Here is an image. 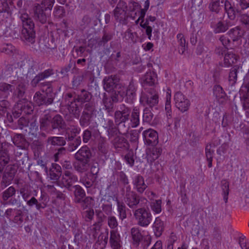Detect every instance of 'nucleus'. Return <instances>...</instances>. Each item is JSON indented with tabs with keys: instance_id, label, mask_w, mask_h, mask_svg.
Listing matches in <instances>:
<instances>
[{
	"instance_id": "nucleus-33",
	"label": "nucleus",
	"mask_w": 249,
	"mask_h": 249,
	"mask_svg": "<svg viewBox=\"0 0 249 249\" xmlns=\"http://www.w3.org/2000/svg\"><path fill=\"white\" fill-rule=\"evenodd\" d=\"M117 82L118 80L115 76H114L113 77L111 76L108 78H106L104 80V89L107 91L111 90L116 86Z\"/></svg>"
},
{
	"instance_id": "nucleus-38",
	"label": "nucleus",
	"mask_w": 249,
	"mask_h": 249,
	"mask_svg": "<svg viewBox=\"0 0 249 249\" xmlns=\"http://www.w3.org/2000/svg\"><path fill=\"white\" fill-rule=\"evenodd\" d=\"M223 2L220 0H211L209 5L210 11L216 14L219 13L223 7Z\"/></svg>"
},
{
	"instance_id": "nucleus-59",
	"label": "nucleus",
	"mask_w": 249,
	"mask_h": 249,
	"mask_svg": "<svg viewBox=\"0 0 249 249\" xmlns=\"http://www.w3.org/2000/svg\"><path fill=\"white\" fill-rule=\"evenodd\" d=\"M213 93L217 99L224 98L225 97V93L223 89L219 85H216L213 88Z\"/></svg>"
},
{
	"instance_id": "nucleus-47",
	"label": "nucleus",
	"mask_w": 249,
	"mask_h": 249,
	"mask_svg": "<svg viewBox=\"0 0 249 249\" xmlns=\"http://www.w3.org/2000/svg\"><path fill=\"white\" fill-rule=\"evenodd\" d=\"M240 31V29L238 26L231 29L228 32L230 40L231 39L233 42L238 40L241 37Z\"/></svg>"
},
{
	"instance_id": "nucleus-15",
	"label": "nucleus",
	"mask_w": 249,
	"mask_h": 249,
	"mask_svg": "<svg viewBox=\"0 0 249 249\" xmlns=\"http://www.w3.org/2000/svg\"><path fill=\"white\" fill-rule=\"evenodd\" d=\"M17 108L18 109H20L22 112L25 114H30L33 111L34 107L31 102L23 98L18 101Z\"/></svg>"
},
{
	"instance_id": "nucleus-55",
	"label": "nucleus",
	"mask_w": 249,
	"mask_h": 249,
	"mask_svg": "<svg viewBox=\"0 0 249 249\" xmlns=\"http://www.w3.org/2000/svg\"><path fill=\"white\" fill-rule=\"evenodd\" d=\"M31 147L35 152L40 153L44 147L43 143L41 141L35 140L31 143Z\"/></svg>"
},
{
	"instance_id": "nucleus-43",
	"label": "nucleus",
	"mask_w": 249,
	"mask_h": 249,
	"mask_svg": "<svg viewBox=\"0 0 249 249\" xmlns=\"http://www.w3.org/2000/svg\"><path fill=\"white\" fill-rule=\"evenodd\" d=\"M78 204H80L81 208L83 210L90 209L94 205V199L90 196L85 197Z\"/></svg>"
},
{
	"instance_id": "nucleus-56",
	"label": "nucleus",
	"mask_w": 249,
	"mask_h": 249,
	"mask_svg": "<svg viewBox=\"0 0 249 249\" xmlns=\"http://www.w3.org/2000/svg\"><path fill=\"white\" fill-rule=\"evenodd\" d=\"M81 142L80 137L76 138L73 141L70 142L69 143L68 150L70 152L74 151L80 145Z\"/></svg>"
},
{
	"instance_id": "nucleus-22",
	"label": "nucleus",
	"mask_w": 249,
	"mask_h": 249,
	"mask_svg": "<svg viewBox=\"0 0 249 249\" xmlns=\"http://www.w3.org/2000/svg\"><path fill=\"white\" fill-rule=\"evenodd\" d=\"M152 227L155 235L158 237L160 236L164 229L163 221L160 217H156Z\"/></svg>"
},
{
	"instance_id": "nucleus-41",
	"label": "nucleus",
	"mask_w": 249,
	"mask_h": 249,
	"mask_svg": "<svg viewBox=\"0 0 249 249\" xmlns=\"http://www.w3.org/2000/svg\"><path fill=\"white\" fill-rule=\"evenodd\" d=\"M77 102L82 103L89 102L92 98V95L89 91L85 89H82L81 92L77 94Z\"/></svg>"
},
{
	"instance_id": "nucleus-10",
	"label": "nucleus",
	"mask_w": 249,
	"mask_h": 249,
	"mask_svg": "<svg viewBox=\"0 0 249 249\" xmlns=\"http://www.w3.org/2000/svg\"><path fill=\"white\" fill-rule=\"evenodd\" d=\"M131 109L124 105L121 106L119 110L115 111L114 113L115 123L127 122L130 119Z\"/></svg>"
},
{
	"instance_id": "nucleus-4",
	"label": "nucleus",
	"mask_w": 249,
	"mask_h": 249,
	"mask_svg": "<svg viewBox=\"0 0 249 249\" xmlns=\"http://www.w3.org/2000/svg\"><path fill=\"white\" fill-rule=\"evenodd\" d=\"M124 198L125 203L131 209H137L138 207L142 206L141 202L146 203L147 202L146 198L140 197L135 192L132 191L130 186L126 188Z\"/></svg>"
},
{
	"instance_id": "nucleus-20",
	"label": "nucleus",
	"mask_w": 249,
	"mask_h": 249,
	"mask_svg": "<svg viewBox=\"0 0 249 249\" xmlns=\"http://www.w3.org/2000/svg\"><path fill=\"white\" fill-rule=\"evenodd\" d=\"M52 116L50 114H45L40 119V128L45 131H52L51 130Z\"/></svg>"
},
{
	"instance_id": "nucleus-62",
	"label": "nucleus",
	"mask_w": 249,
	"mask_h": 249,
	"mask_svg": "<svg viewBox=\"0 0 249 249\" xmlns=\"http://www.w3.org/2000/svg\"><path fill=\"white\" fill-rule=\"evenodd\" d=\"M161 200H156L151 205L152 210L157 213H160L161 211Z\"/></svg>"
},
{
	"instance_id": "nucleus-25",
	"label": "nucleus",
	"mask_w": 249,
	"mask_h": 249,
	"mask_svg": "<svg viewBox=\"0 0 249 249\" xmlns=\"http://www.w3.org/2000/svg\"><path fill=\"white\" fill-rule=\"evenodd\" d=\"M133 184L137 192L140 194H142L147 187L143 178L141 175H138L135 178Z\"/></svg>"
},
{
	"instance_id": "nucleus-1",
	"label": "nucleus",
	"mask_w": 249,
	"mask_h": 249,
	"mask_svg": "<svg viewBox=\"0 0 249 249\" xmlns=\"http://www.w3.org/2000/svg\"><path fill=\"white\" fill-rule=\"evenodd\" d=\"M42 90L45 94L37 91L34 95L33 100L34 102L38 106H48L51 105L55 97V94L53 92L51 82H45L41 84Z\"/></svg>"
},
{
	"instance_id": "nucleus-18",
	"label": "nucleus",
	"mask_w": 249,
	"mask_h": 249,
	"mask_svg": "<svg viewBox=\"0 0 249 249\" xmlns=\"http://www.w3.org/2000/svg\"><path fill=\"white\" fill-rule=\"evenodd\" d=\"M74 158L89 162L91 157V152L87 146L82 147L75 154Z\"/></svg>"
},
{
	"instance_id": "nucleus-60",
	"label": "nucleus",
	"mask_w": 249,
	"mask_h": 249,
	"mask_svg": "<svg viewBox=\"0 0 249 249\" xmlns=\"http://www.w3.org/2000/svg\"><path fill=\"white\" fill-rule=\"evenodd\" d=\"M113 37V34L109 33H107L106 32H104V35L102 37V39L99 40L98 42V44L99 46L104 45L108 41L112 39Z\"/></svg>"
},
{
	"instance_id": "nucleus-17",
	"label": "nucleus",
	"mask_w": 249,
	"mask_h": 249,
	"mask_svg": "<svg viewBox=\"0 0 249 249\" xmlns=\"http://www.w3.org/2000/svg\"><path fill=\"white\" fill-rule=\"evenodd\" d=\"M51 130L64 129L66 127V124L62 116L56 114L53 117H52Z\"/></svg>"
},
{
	"instance_id": "nucleus-19",
	"label": "nucleus",
	"mask_w": 249,
	"mask_h": 249,
	"mask_svg": "<svg viewBox=\"0 0 249 249\" xmlns=\"http://www.w3.org/2000/svg\"><path fill=\"white\" fill-rule=\"evenodd\" d=\"M12 140L14 144L17 147H22L23 150L27 149L29 143L26 140L24 136L21 134H16L12 138Z\"/></svg>"
},
{
	"instance_id": "nucleus-23",
	"label": "nucleus",
	"mask_w": 249,
	"mask_h": 249,
	"mask_svg": "<svg viewBox=\"0 0 249 249\" xmlns=\"http://www.w3.org/2000/svg\"><path fill=\"white\" fill-rule=\"evenodd\" d=\"M114 148L118 150L121 149L127 148L128 143L127 140L122 136H116L112 141Z\"/></svg>"
},
{
	"instance_id": "nucleus-42",
	"label": "nucleus",
	"mask_w": 249,
	"mask_h": 249,
	"mask_svg": "<svg viewBox=\"0 0 249 249\" xmlns=\"http://www.w3.org/2000/svg\"><path fill=\"white\" fill-rule=\"evenodd\" d=\"M16 193V190L13 186H10L5 190L1 195V198L4 202L8 200L9 198L14 196Z\"/></svg>"
},
{
	"instance_id": "nucleus-26",
	"label": "nucleus",
	"mask_w": 249,
	"mask_h": 249,
	"mask_svg": "<svg viewBox=\"0 0 249 249\" xmlns=\"http://www.w3.org/2000/svg\"><path fill=\"white\" fill-rule=\"evenodd\" d=\"M238 60V56L232 52H228L224 56V66L226 67H231L235 64Z\"/></svg>"
},
{
	"instance_id": "nucleus-7",
	"label": "nucleus",
	"mask_w": 249,
	"mask_h": 249,
	"mask_svg": "<svg viewBox=\"0 0 249 249\" xmlns=\"http://www.w3.org/2000/svg\"><path fill=\"white\" fill-rule=\"evenodd\" d=\"M33 18L40 23H46L50 16V13L42 8L39 3H35L33 7Z\"/></svg>"
},
{
	"instance_id": "nucleus-30",
	"label": "nucleus",
	"mask_w": 249,
	"mask_h": 249,
	"mask_svg": "<svg viewBox=\"0 0 249 249\" xmlns=\"http://www.w3.org/2000/svg\"><path fill=\"white\" fill-rule=\"evenodd\" d=\"M241 68L238 66H234L231 70L229 74V82L230 84L232 86L235 85L237 79V74H240Z\"/></svg>"
},
{
	"instance_id": "nucleus-28",
	"label": "nucleus",
	"mask_w": 249,
	"mask_h": 249,
	"mask_svg": "<svg viewBox=\"0 0 249 249\" xmlns=\"http://www.w3.org/2000/svg\"><path fill=\"white\" fill-rule=\"evenodd\" d=\"M62 175V169L60 165L53 164L49 171V175L51 179L58 180Z\"/></svg>"
},
{
	"instance_id": "nucleus-40",
	"label": "nucleus",
	"mask_w": 249,
	"mask_h": 249,
	"mask_svg": "<svg viewBox=\"0 0 249 249\" xmlns=\"http://www.w3.org/2000/svg\"><path fill=\"white\" fill-rule=\"evenodd\" d=\"M133 244L137 247L142 238V236L138 228H133L131 230Z\"/></svg>"
},
{
	"instance_id": "nucleus-51",
	"label": "nucleus",
	"mask_w": 249,
	"mask_h": 249,
	"mask_svg": "<svg viewBox=\"0 0 249 249\" xmlns=\"http://www.w3.org/2000/svg\"><path fill=\"white\" fill-rule=\"evenodd\" d=\"M153 116L151 109L147 107L143 109L142 119L144 123L151 124L152 122Z\"/></svg>"
},
{
	"instance_id": "nucleus-57",
	"label": "nucleus",
	"mask_w": 249,
	"mask_h": 249,
	"mask_svg": "<svg viewBox=\"0 0 249 249\" xmlns=\"http://www.w3.org/2000/svg\"><path fill=\"white\" fill-rule=\"evenodd\" d=\"M117 207L118 211L119 213V216L122 220L125 219L126 217V213L125 205L123 202H120L117 200Z\"/></svg>"
},
{
	"instance_id": "nucleus-58",
	"label": "nucleus",
	"mask_w": 249,
	"mask_h": 249,
	"mask_svg": "<svg viewBox=\"0 0 249 249\" xmlns=\"http://www.w3.org/2000/svg\"><path fill=\"white\" fill-rule=\"evenodd\" d=\"M238 18L242 25L245 28L249 29V15L240 13Z\"/></svg>"
},
{
	"instance_id": "nucleus-12",
	"label": "nucleus",
	"mask_w": 249,
	"mask_h": 249,
	"mask_svg": "<svg viewBox=\"0 0 249 249\" xmlns=\"http://www.w3.org/2000/svg\"><path fill=\"white\" fill-rule=\"evenodd\" d=\"M17 171V169L15 165H7L3 176L1 185L4 184V186L6 187L7 185L10 184L11 181L13 179Z\"/></svg>"
},
{
	"instance_id": "nucleus-11",
	"label": "nucleus",
	"mask_w": 249,
	"mask_h": 249,
	"mask_svg": "<svg viewBox=\"0 0 249 249\" xmlns=\"http://www.w3.org/2000/svg\"><path fill=\"white\" fill-rule=\"evenodd\" d=\"M241 99L243 101V107L244 110L249 109V79L245 80L243 85L240 90Z\"/></svg>"
},
{
	"instance_id": "nucleus-63",
	"label": "nucleus",
	"mask_w": 249,
	"mask_h": 249,
	"mask_svg": "<svg viewBox=\"0 0 249 249\" xmlns=\"http://www.w3.org/2000/svg\"><path fill=\"white\" fill-rule=\"evenodd\" d=\"M4 205H9L11 206H17L18 207H20L21 206V202L19 199L13 196L3 202Z\"/></svg>"
},
{
	"instance_id": "nucleus-54",
	"label": "nucleus",
	"mask_w": 249,
	"mask_h": 249,
	"mask_svg": "<svg viewBox=\"0 0 249 249\" xmlns=\"http://www.w3.org/2000/svg\"><path fill=\"white\" fill-rule=\"evenodd\" d=\"M77 94L75 92L67 93L64 97V99L68 106L71 103H75L77 101Z\"/></svg>"
},
{
	"instance_id": "nucleus-16",
	"label": "nucleus",
	"mask_w": 249,
	"mask_h": 249,
	"mask_svg": "<svg viewBox=\"0 0 249 249\" xmlns=\"http://www.w3.org/2000/svg\"><path fill=\"white\" fill-rule=\"evenodd\" d=\"M108 239V230L106 229L104 232H102L98 236L94 244L95 249H104L107 243Z\"/></svg>"
},
{
	"instance_id": "nucleus-50",
	"label": "nucleus",
	"mask_w": 249,
	"mask_h": 249,
	"mask_svg": "<svg viewBox=\"0 0 249 249\" xmlns=\"http://www.w3.org/2000/svg\"><path fill=\"white\" fill-rule=\"evenodd\" d=\"M92 116V114L83 111L79 121L80 125L82 126L88 125L90 124Z\"/></svg>"
},
{
	"instance_id": "nucleus-24",
	"label": "nucleus",
	"mask_w": 249,
	"mask_h": 249,
	"mask_svg": "<svg viewBox=\"0 0 249 249\" xmlns=\"http://www.w3.org/2000/svg\"><path fill=\"white\" fill-rule=\"evenodd\" d=\"M75 159V161L73 163V166L75 170L78 173H83L88 170L89 161L78 159Z\"/></svg>"
},
{
	"instance_id": "nucleus-14",
	"label": "nucleus",
	"mask_w": 249,
	"mask_h": 249,
	"mask_svg": "<svg viewBox=\"0 0 249 249\" xmlns=\"http://www.w3.org/2000/svg\"><path fill=\"white\" fill-rule=\"evenodd\" d=\"M158 84V76L153 71H147L142 78V84L143 87L154 86Z\"/></svg>"
},
{
	"instance_id": "nucleus-39",
	"label": "nucleus",
	"mask_w": 249,
	"mask_h": 249,
	"mask_svg": "<svg viewBox=\"0 0 249 249\" xmlns=\"http://www.w3.org/2000/svg\"><path fill=\"white\" fill-rule=\"evenodd\" d=\"M231 26L229 22L225 21H219L215 25L214 32L215 34L226 32Z\"/></svg>"
},
{
	"instance_id": "nucleus-31",
	"label": "nucleus",
	"mask_w": 249,
	"mask_h": 249,
	"mask_svg": "<svg viewBox=\"0 0 249 249\" xmlns=\"http://www.w3.org/2000/svg\"><path fill=\"white\" fill-rule=\"evenodd\" d=\"M27 89V84L24 82H19L17 86L16 89L14 92L13 97L14 99L22 98Z\"/></svg>"
},
{
	"instance_id": "nucleus-53",
	"label": "nucleus",
	"mask_w": 249,
	"mask_h": 249,
	"mask_svg": "<svg viewBox=\"0 0 249 249\" xmlns=\"http://www.w3.org/2000/svg\"><path fill=\"white\" fill-rule=\"evenodd\" d=\"M54 0H42L39 5H40L42 8L45 9V11H47L49 13L52 9L53 6Z\"/></svg>"
},
{
	"instance_id": "nucleus-8",
	"label": "nucleus",
	"mask_w": 249,
	"mask_h": 249,
	"mask_svg": "<svg viewBox=\"0 0 249 249\" xmlns=\"http://www.w3.org/2000/svg\"><path fill=\"white\" fill-rule=\"evenodd\" d=\"M176 107L182 112L187 111L190 106L189 100L180 92H177L174 95Z\"/></svg>"
},
{
	"instance_id": "nucleus-52",
	"label": "nucleus",
	"mask_w": 249,
	"mask_h": 249,
	"mask_svg": "<svg viewBox=\"0 0 249 249\" xmlns=\"http://www.w3.org/2000/svg\"><path fill=\"white\" fill-rule=\"evenodd\" d=\"M136 35V33H132L130 29H128L124 32L123 38L127 41L135 43L137 42Z\"/></svg>"
},
{
	"instance_id": "nucleus-34",
	"label": "nucleus",
	"mask_w": 249,
	"mask_h": 249,
	"mask_svg": "<svg viewBox=\"0 0 249 249\" xmlns=\"http://www.w3.org/2000/svg\"><path fill=\"white\" fill-rule=\"evenodd\" d=\"M162 152V149L160 147H153L149 152H147V159L152 162L160 155Z\"/></svg>"
},
{
	"instance_id": "nucleus-2",
	"label": "nucleus",
	"mask_w": 249,
	"mask_h": 249,
	"mask_svg": "<svg viewBox=\"0 0 249 249\" xmlns=\"http://www.w3.org/2000/svg\"><path fill=\"white\" fill-rule=\"evenodd\" d=\"M19 18L23 26L21 37L27 43H34L36 39V33L33 20L27 13L21 14Z\"/></svg>"
},
{
	"instance_id": "nucleus-45",
	"label": "nucleus",
	"mask_w": 249,
	"mask_h": 249,
	"mask_svg": "<svg viewBox=\"0 0 249 249\" xmlns=\"http://www.w3.org/2000/svg\"><path fill=\"white\" fill-rule=\"evenodd\" d=\"M14 89L13 85L4 82L0 83V91L3 93L5 97H7Z\"/></svg>"
},
{
	"instance_id": "nucleus-61",
	"label": "nucleus",
	"mask_w": 249,
	"mask_h": 249,
	"mask_svg": "<svg viewBox=\"0 0 249 249\" xmlns=\"http://www.w3.org/2000/svg\"><path fill=\"white\" fill-rule=\"evenodd\" d=\"M116 124L118 125L119 131L121 133L126 132L130 128V124L128 121L116 123Z\"/></svg>"
},
{
	"instance_id": "nucleus-48",
	"label": "nucleus",
	"mask_w": 249,
	"mask_h": 249,
	"mask_svg": "<svg viewBox=\"0 0 249 249\" xmlns=\"http://www.w3.org/2000/svg\"><path fill=\"white\" fill-rule=\"evenodd\" d=\"M177 38L179 46L178 47V52L180 54H183L186 49V41L182 34H179L177 35Z\"/></svg>"
},
{
	"instance_id": "nucleus-46",
	"label": "nucleus",
	"mask_w": 249,
	"mask_h": 249,
	"mask_svg": "<svg viewBox=\"0 0 249 249\" xmlns=\"http://www.w3.org/2000/svg\"><path fill=\"white\" fill-rule=\"evenodd\" d=\"M220 185L223 192L224 200L225 203H227L229 194V182L227 179H222L221 181Z\"/></svg>"
},
{
	"instance_id": "nucleus-13",
	"label": "nucleus",
	"mask_w": 249,
	"mask_h": 249,
	"mask_svg": "<svg viewBox=\"0 0 249 249\" xmlns=\"http://www.w3.org/2000/svg\"><path fill=\"white\" fill-rule=\"evenodd\" d=\"M143 140L148 145L155 146L158 143V135L156 131L148 129L142 132Z\"/></svg>"
},
{
	"instance_id": "nucleus-21",
	"label": "nucleus",
	"mask_w": 249,
	"mask_h": 249,
	"mask_svg": "<svg viewBox=\"0 0 249 249\" xmlns=\"http://www.w3.org/2000/svg\"><path fill=\"white\" fill-rule=\"evenodd\" d=\"M109 243L112 249H120L121 238L119 233L115 230L110 231Z\"/></svg>"
},
{
	"instance_id": "nucleus-49",
	"label": "nucleus",
	"mask_w": 249,
	"mask_h": 249,
	"mask_svg": "<svg viewBox=\"0 0 249 249\" xmlns=\"http://www.w3.org/2000/svg\"><path fill=\"white\" fill-rule=\"evenodd\" d=\"M68 109L69 113L72 114L75 118L77 119L79 118L80 114V110L78 106L75 103L69 105Z\"/></svg>"
},
{
	"instance_id": "nucleus-35",
	"label": "nucleus",
	"mask_w": 249,
	"mask_h": 249,
	"mask_svg": "<svg viewBox=\"0 0 249 249\" xmlns=\"http://www.w3.org/2000/svg\"><path fill=\"white\" fill-rule=\"evenodd\" d=\"M136 88L135 86V84L134 82L131 81L129 85H128L126 92V96L127 97V99L130 103H132L133 100L135 99L136 96Z\"/></svg>"
},
{
	"instance_id": "nucleus-36",
	"label": "nucleus",
	"mask_w": 249,
	"mask_h": 249,
	"mask_svg": "<svg viewBox=\"0 0 249 249\" xmlns=\"http://www.w3.org/2000/svg\"><path fill=\"white\" fill-rule=\"evenodd\" d=\"M46 142L48 144L53 146H63L66 144V141L62 137H50Z\"/></svg>"
},
{
	"instance_id": "nucleus-6",
	"label": "nucleus",
	"mask_w": 249,
	"mask_h": 249,
	"mask_svg": "<svg viewBox=\"0 0 249 249\" xmlns=\"http://www.w3.org/2000/svg\"><path fill=\"white\" fill-rule=\"evenodd\" d=\"M140 102L143 105H147L152 107L159 102V96L156 91L153 88L148 89L146 92H142L140 98Z\"/></svg>"
},
{
	"instance_id": "nucleus-27",
	"label": "nucleus",
	"mask_w": 249,
	"mask_h": 249,
	"mask_svg": "<svg viewBox=\"0 0 249 249\" xmlns=\"http://www.w3.org/2000/svg\"><path fill=\"white\" fill-rule=\"evenodd\" d=\"M53 74V70L48 69L41 72L35 77L32 80L31 84L33 86L36 87L37 84L41 80L48 77Z\"/></svg>"
},
{
	"instance_id": "nucleus-64",
	"label": "nucleus",
	"mask_w": 249,
	"mask_h": 249,
	"mask_svg": "<svg viewBox=\"0 0 249 249\" xmlns=\"http://www.w3.org/2000/svg\"><path fill=\"white\" fill-rule=\"evenodd\" d=\"M65 14V9L62 6H57L54 8V16L58 18H62Z\"/></svg>"
},
{
	"instance_id": "nucleus-37",
	"label": "nucleus",
	"mask_w": 249,
	"mask_h": 249,
	"mask_svg": "<svg viewBox=\"0 0 249 249\" xmlns=\"http://www.w3.org/2000/svg\"><path fill=\"white\" fill-rule=\"evenodd\" d=\"M9 156L6 150H0V172L3 171L4 167L9 163Z\"/></svg>"
},
{
	"instance_id": "nucleus-5",
	"label": "nucleus",
	"mask_w": 249,
	"mask_h": 249,
	"mask_svg": "<svg viewBox=\"0 0 249 249\" xmlns=\"http://www.w3.org/2000/svg\"><path fill=\"white\" fill-rule=\"evenodd\" d=\"M127 11L126 3L123 0H120L114 10V16L115 19L123 24H127L126 21L128 17L127 15Z\"/></svg>"
},
{
	"instance_id": "nucleus-44",
	"label": "nucleus",
	"mask_w": 249,
	"mask_h": 249,
	"mask_svg": "<svg viewBox=\"0 0 249 249\" xmlns=\"http://www.w3.org/2000/svg\"><path fill=\"white\" fill-rule=\"evenodd\" d=\"M224 8L229 18L231 20H233L235 18V11L231 3L228 0L225 1L224 3Z\"/></svg>"
},
{
	"instance_id": "nucleus-3",
	"label": "nucleus",
	"mask_w": 249,
	"mask_h": 249,
	"mask_svg": "<svg viewBox=\"0 0 249 249\" xmlns=\"http://www.w3.org/2000/svg\"><path fill=\"white\" fill-rule=\"evenodd\" d=\"M134 216L137 224L142 227H147L152 222L153 217L148 208L141 207L134 211Z\"/></svg>"
},
{
	"instance_id": "nucleus-32",
	"label": "nucleus",
	"mask_w": 249,
	"mask_h": 249,
	"mask_svg": "<svg viewBox=\"0 0 249 249\" xmlns=\"http://www.w3.org/2000/svg\"><path fill=\"white\" fill-rule=\"evenodd\" d=\"M140 109L137 107L133 108L130 117L131 127L133 128L138 126L140 123Z\"/></svg>"
},
{
	"instance_id": "nucleus-9",
	"label": "nucleus",
	"mask_w": 249,
	"mask_h": 249,
	"mask_svg": "<svg viewBox=\"0 0 249 249\" xmlns=\"http://www.w3.org/2000/svg\"><path fill=\"white\" fill-rule=\"evenodd\" d=\"M78 181V177L73 173L69 171L64 172L61 179V183L63 186L69 191L73 188L74 183Z\"/></svg>"
},
{
	"instance_id": "nucleus-29",
	"label": "nucleus",
	"mask_w": 249,
	"mask_h": 249,
	"mask_svg": "<svg viewBox=\"0 0 249 249\" xmlns=\"http://www.w3.org/2000/svg\"><path fill=\"white\" fill-rule=\"evenodd\" d=\"M74 190L73 191L74 194V201L75 203H79L81 200L85 197L86 193L83 188L79 185H75L73 186Z\"/></svg>"
}]
</instances>
